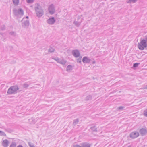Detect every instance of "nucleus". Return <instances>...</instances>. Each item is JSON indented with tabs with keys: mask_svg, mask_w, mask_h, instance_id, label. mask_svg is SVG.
I'll return each instance as SVG.
<instances>
[{
	"mask_svg": "<svg viewBox=\"0 0 147 147\" xmlns=\"http://www.w3.org/2000/svg\"><path fill=\"white\" fill-rule=\"evenodd\" d=\"M9 143V142L7 140L5 139L2 142V145L4 147H7Z\"/></svg>",
	"mask_w": 147,
	"mask_h": 147,
	"instance_id": "6",
	"label": "nucleus"
},
{
	"mask_svg": "<svg viewBox=\"0 0 147 147\" xmlns=\"http://www.w3.org/2000/svg\"><path fill=\"white\" fill-rule=\"evenodd\" d=\"M0 135L4 136H6V134L4 132L0 131Z\"/></svg>",
	"mask_w": 147,
	"mask_h": 147,
	"instance_id": "18",
	"label": "nucleus"
},
{
	"mask_svg": "<svg viewBox=\"0 0 147 147\" xmlns=\"http://www.w3.org/2000/svg\"><path fill=\"white\" fill-rule=\"evenodd\" d=\"M73 55L76 57L79 56L80 54L79 51L78 50H74L73 51Z\"/></svg>",
	"mask_w": 147,
	"mask_h": 147,
	"instance_id": "8",
	"label": "nucleus"
},
{
	"mask_svg": "<svg viewBox=\"0 0 147 147\" xmlns=\"http://www.w3.org/2000/svg\"><path fill=\"white\" fill-rule=\"evenodd\" d=\"M72 69V67L70 65L68 66L67 68V71H69L71 70Z\"/></svg>",
	"mask_w": 147,
	"mask_h": 147,
	"instance_id": "19",
	"label": "nucleus"
},
{
	"mask_svg": "<svg viewBox=\"0 0 147 147\" xmlns=\"http://www.w3.org/2000/svg\"><path fill=\"white\" fill-rule=\"evenodd\" d=\"M140 132L141 135L144 136L147 133V130L144 128H142L140 130Z\"/></svg>",
	"mask_w": 147,
	"mask_h": 147,
	"instance_id": "4",
	"label": "nucleus"
},
{
	"mask_svg": "<svg viewBox=\"0 0 147 147\" xmlns=\"http://www.w3.org/2000/svg\"><path fill=\"white\" fill-rule=\"evenodd\" d=\"M139 135V132L136 131H134L131 132L129 136L130 138L134 139L138 137Z\"/></svg>",
	"mask_w": 147,
	"mask_h": 147,
	"instance_id": "2",
	"label": "nucleus"
},
{
	"mask_svg": "<svg viewBox=\"0 0 147 147\" xmlns=\"http://www.w3.org/2000/svg\"><path fill=\"white\" fill-rule=\"evenodd\" d=\"M138 47L140 50H143L147 47V44L145 40L143 39L142 40L138 45Z\"/></svg>",
	"mask_w": 147,
	"mask_h": 147,
	"instance_id": "1",
	"label": "nucleus"
},
{
	"mask_svg": "<svg viewBox=\"0 0 147 147\" xmlns=\"http://www.w3.org/2000/svg\"><path fill=\"white\" fill-rule=\"evenodd\" d=\"M17 147H23V146L21 145H19Z\"/></svg>",
	"mask_w": 147,
	"mask_h": 147,
	"instance_id": "24",
	"label": "nucleus"
},
{
	"mask_svg": "<svg viewBox=\"0 0 147 147\" xmlns=\"http://www.w3.org/2000/svg\"><path fill=\"white\" fill-rule=\"evenodd\" d=\"M127 147H131V146H129Z\"/></svg>",
	"mask_w": 147,
	"mask_h": 147,
	"instance_id": "27",
	"label": "nucleus"
},
{
	"mask_svg": "<svg viewBox=\"0 0 147 147\" xmlns=\"http://www.w3.org/2000/svg\"><path fill=\"white\" fill-rule=\"evenodd\" d=\"M120 108H120V109H122V108H123V107H120Z\"/></svg>",
	"mask_w": 147,
	"mask_h": 147,
	"instance_id": "26",
	"label": "nucleus"
},
{
	"mask_svg": "<svg viewBox=\"0 0 147 147\" xmlns=\"http://www.w3.org/2000/svg\"><path fill=\"white\" fill-rule=\"evenodd\" d=\"M82 61L84 63H88L90 61V60L86 57H84Z\"/></svg>",
	"mask_w": 147,
	"mask_h": 147,
	"instance_id": "10",
	"label": "nucleus"
},
{
	"mask_svg": "<svg viewBox=\"0 0 147 147\" xmlns=\"http://www.w3.org/2000/svg\"><path fill=\"white\" fill-rule=\"evenodd\" d=\"M130 1L131 0H129Z\"/></svg>",
	"mask_w": 147,
	"mask_h": 147,
	"instance_id": "29",
	"label": "nucleus"
},
{
	"mask_svg": "<svg viewBox=\"0 0 147 147\" xmlns=\"http://www.w3.org/2000/svg\"><path fill=\"white\" fill-rule=\"evenodd\" d=\"M18 89V88L16 86L11 87L9 89L7 92L9 94H12L14 93Z\"/></svg>",
	"mask_w": 147,
	"mask_h": 147,
	"instance_id": "3",
	"label": "nucleus"
},
{
	"mask_svg": "<svg viewBox=\"0 0 147 147\" xmlns=\"http://www.w3.org/2000/svg\"><path fill=\"white\" fill-rule=\"evenodd\" d=\"M82 147H90V145L89 144L84 143L81 144Z\"/></svg>",
	"mask_w": 147,
	"mask_h": 147,
	"instance_id": "11",
	"label": "nucleus"
},
{
	"mask_svg": "<svg viewBox=\"0 0 147 147\" xmlns=\"http://www.w3.org/2000/svg\"><path fill=\"white\" fill-rule=\"evenodd\" d=\"M26 18H28V16L26 17Z\"/></svg>",
	"mask_w": 147,
	"mask_h": 147,
	"instance_id": "28",
	"label": "nucleus"
},
{
	"mask_svg": "<svg viewBox=\"0 0 147 147\" xmlns=\"http://www.w3.org/2000/svg\"><path fill=\"white\" fill-rule=\"evenodd\" d=\"M28 144L30 147H35L34 144L31 143L30 142H28Z\"/></svg>",
	"mask_w": 147,
	"mask_h": 147,
	"instance_id": "16",
	"label": "nucleus"
},
{
	"mask_svg": "<svg viewBox=\"0 0 147 147\" xmlns=\"http://www.w3.org/2000/svg\"><path fill=\"white\" fill-rule=\"evenodd\" d=\"M33 0H27V1L28 3H31L33 2Z\"/></svg>",
	"mask_w": 147,
	"mask_h": 147,
	"instance_id": "23",
	"label": "nucleus"
},
{
	"mask_svg": "<svg viewBox=\"0 0 147 147\" xmlns=\"http://www.w3.org/2000/svg\"><path fill=\"white\" fill-rule=\"evenodd\" d=\"M144 115L145 116L147 117V111H144Z\"/></svg>",
	"mask_w": 147,
	"mask_h": 147,
	"instance_id": "20",
	"label": "nucleus"
},
{
	"mask_svg": "<svg viewBox=\"0 0 147 147\" xmlns=\"http://www.w3.org/2000/svg\"><path fill=\"white\" fill-rule=\"evenodd\" d=\"M28 121L29 123H30V124H32L34 123L33 122V119L32 118L29 119Z\"/></svg>",
	"mask_w": 147,
	"mask_h": 147,
	"instance_id": "17",
	"label": "nucleus"
},
{
	"mask_svg": "<svg viewBox=\"0 0 147 147\" xmlns=\"http://www.w3.org/2000/svg\"><path fill=\"white\" fill-rule=\"evenodd\" d=\"M79 122V119H76L74 120L73 124L74 125H76L77 124H78Z\"/></svg>",
	"mask_w": 147,
	"mask_h": 147,
	"instance_id": "12",
	"label": "nucleus"
},
{
	"mask_svg": "<svg viewBox=\"0 0 147 147\" xmlns=\"http://www.w3.org/2000/svg\"><path fill=\"white\" fill-rule=\"evenodd\" d=\"M47 21L48 23L49 24H52L54 22L55 20L54 18H52L49 19Z\"/></svg>",
	"mask_w": 147,
	"mask_h": 147,
	"instance_id": "9",
	"label": "nucleus"
},
{
	"mask_svg": "<svg viewBox=\"0 0 147 147\" xmlns=\"http://www.w3.org/2000/svg\"><path fill=\"white\" fill-rule=\"evenodd\" d=\"M16 144L15 142H13L12 143L10 146V147H16Z\"/></svg>",
	"mask_w": 147,
	"mask_h": 147,
	"instance_id": "14",
	"label": "nucleus"
},
{
	"mask_svg": "<svg viewBox=\"0 0 147 147\" xmlns=\"http://www.w3.org/2000/svg\"><path fill=\"white\" fill-rule=\"evenodd\" d=\"M49 12L51 14H53L54 12L53 6L52 5H50L49 8Z\"/></svg>",
	"mask_w": 147,
	"mask_h": 147,
	"instance_id": "7",
	"label": "nucleus"
},
{
	"mask_svg": "<svg viewBox=\"0 0 147 147\" xmlns=\"http://www.w3.org/2000/svg\"><path fill=\"white\" fill-rule=\"evenodd\" d=\"M146 42H147V37L146 38Z\"/></svg>",
	"mask_w": 147,
	"mask_h": 147,
	"instance_id": "25",
	"label": "nucleus"
},
{
	"mask_svg": "<svg viewBox=\"0 0 147 147\" xmlns=\"http://www.w3.org/2000/svg\"><path fill=\"white\" fill-rule=\"evenodd\" d=\"M139 63H136L134 64V67H137L138 66Z\"/></svg>",
	"mask_w": 147,
	"mask_h": 147,
	"instance_id": "22",
	"label": "nucleus"
},
{
	"mask_svg": "<svg viewBox=\"0 0 147 147\" xmlns=\"http://www.w3.org/2000/svg\"><path fill=\"white\" fill-rule=\"evenodd\" d=\"M13 2L14 4L15 5H17L18 4L19 1V0H13Z\"/></svg>",
	"mask_w": 147,
	"mask_h": 147,
	"instance_id": "15",
	"label": "nucleus"
},
{
	"mask_svg": "<svg viewBox=\"0 0 147 147\" xmlns=\"http://www.w3.org/2000/svg\"><path fill=\"white\" fill-rule=\"evenodd\" d=\"M73 147H82L81 145L80 146L78 145H74L73 146Z\"/></svg>",
	"mask_w": 147,
	"mask_h": 147,
	"instance_id": "21",
	"label": "nucleus"
},
{
	"mask_svg": "<svg viewBox=\"0 0 147 147\" xmlns=\"http://www.w3.org/2000/svg\"><path fill=\"white\" fill-rule=\"evenodd\" d=\"M36 14L38 16H40L42 15V11L41 9H40L38 8H36Z\"/></svg>",
	"mask_w": 147,
	"mask_h": 147,
	"instance_id": "5",
	"label": "nucleus"
},
{
	"mask_svg": "<svg viewBox=\"0 0 147 147\" xmlns=\"http://www.w3.org/2000/svg\"><path fill=\"white\" fill-rule=\"evenodd\" d=\"M93 131L97 132V130L95 126L91 127L90 129Z\"/></svg>",
	"mask_w": 147,
	"mask_h": 147,
	"instance_id": "13",
	"label": "nucleus"
}]
</instances>
